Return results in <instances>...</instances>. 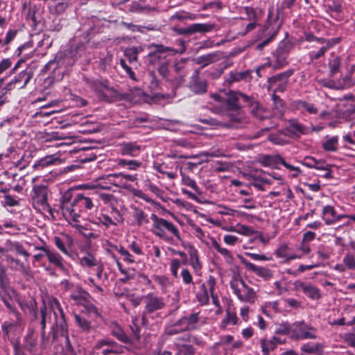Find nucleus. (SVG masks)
<instances>
[{
  "label": "nucleus",
  "instance_id": "obj_34",
  "mask_svg": "<svg viewBox=\"0 0 355 355\" xmlns=\"http://www.w3.org/2000/svg\"><path fill=\"white\" fill-rule=\"evenodd\" d=\"M40 315H41V347L45 348L46 347L47 343V338L46 336V317L47 316V307L46 305H44L40 309Z\"/></svg>",
  "mask_w": 355,
  "mask_h": 355
},
{
  "label": "nucleus",
  "instance_id": "obj_9",
  "mask_svg": "<svg viewBox=\"0 0 355 355\" xmlns=\"http://www.w3.org/2000/svg\"><path fill=\"white\" fill-rule=\"evenodd\" d=\"M317 329L314 327L304 322H297L294 323V327L292 330V338L296 340L316 339Z\"/></svg>",
  "mask_w": 355,
  "mask_h": 355
},
{
  "label": "nucleus",
  "instance_id": "obj_64",
  "mask_svg": "<svg viewBox=\"0 0 355 355\" xmlns=\"http://www.w3.org/2000/svg\"><path fill=\"white\" fill-rule=\"evenodd\" d=\"M343 263L349 270L355 269V257L351 253H347L343 258Z\"/></svg>",
  "mask_w": 355,
  "mask_h": 355
},
{
  "label": "nucleus",
  "instance_id": "obj_33",
  "mask_svg": "<svg viewBox=\"0 0 355 355\" xmlns=\"http://www.w3.org/2000/svg\"><path fill=\"white\" fill-rule=\"evenodd\" d=\"M155 282L160 287V289L163 293L170 292L173 287V283L170 279L164 275L159 276L155 275L153 277Z\"/></svg>",
  "mask_w": 355,
  "mask_h": 355
},
{
  "label": "nucleus",
  "instance_id": "obj_12",
  "mask_svg": "<svg viewBox=\"0 0 355 355\" xmlns=\"http://www.w3.org/2000/svg\"><path fill=\"white\" fill-rule=\"evenodd\" d=\"M191 335L185 334L182 337L176 338L173 344L170 347L175 355H191L194 353V347L188 344Z\"/></svg>",
  "mask_w": 355,
  "mask_h": 355
},
{
  "label": "nucleus",
  "instance_id": "obj_57",
  "mask_svg": "<svg viewBox=\"0 0 355 355\" xmlns=\"http://www.w3.org/2000/svg\"><path fill=\"white\" fill-rule=\"evenodd\" d=\"M112 335L124 343H130V338L128 335L119 327H116L112 330Z\"/></svg>",
  "mask_w": 355,
  "mask_h": 355
},
{
  "label": "nucleus",
  "instance_id": "obj_37",
  "mask_svg": "<svg viewBox=\"0 0 355 355\" xmlns=\"http://www.w3.org/2000/svg\"><path fill=\"white\" fill-rule=\"evenodd\" d=\"M89 293L80 287H77L70 295V297L73 301L83 305H85V303L87 301Z\"/></svg>",
  "mask_w": 355,
  "mask_h": 355
},
{
  "label": "nucleus",
  "instance_id": "obj_25",
  "mask_svg": "<svg viewBox=\"0 0 355 355\" xmlns=\"http://www.w3.org/2000/svg\"><path fill=\"white\" fill-rule=\"evenodd\" d=\"M46 254L48 261L51 264H53L59 270L63 272L67 271V268L64 264V259L58 252L56 251L51 250L49 248V250H46Z\"/></svg>",
  "mask_w": 355,
  "mask_h": 355
},
{
  "label": "nucleus",
  "instance_id": "obj_11",
  "mask_svg": "<svg viewBox=\"0 0 355 355\" xmlns=\"http://www.w3.org/2000/svg\"><path fill=\"white\" fill-rule=\"evenodd\" d=\"M40 7L36 4L24 1L22 5V13L31 26L36 27L42 18Z\"/></svg>",
  "mask_w": 355,
  "mask_h": 355
},
{
  "label": "nucleus",
  "instance_id": "obj_32",
  "mask_svg": "<svg viewBox=\"0 0 355 355\" xmlns=\"http://www.w3.org/2000/svg\"><path fill=\"white\" fill-rule=\"evenodd\" d=\"M322 218L326 225H330L334 224L336 218V211L334 207L331 205L324 206L322 211Z\"/></svg>",
  "mask_w": 355,
  "mask_h": 355
},
{
  "label": "nucleus",
  "instance_id": "obj_60",
  "mask_svg": "<svg viewBox=\"0 0 355 355\" xmlns=\"http://www.w3.org/2000/svg\"><path fill=\"white\" fill-rule=\"evenodd\" d=\"M6 261L9 264L10 269L18 270V268L21 269L23 272H25L26 269L23 263H21L19 260L14 259L10 256L6 257Z\"/></svg>",
  "mask_w": 355,
  "mask_h": 355
},
{
  "label": "nucleus",
  "instance_id": "obj_27",
  "mask_svg": "<svg viewBox=\"0 0 355 355\" xmlns=\"http://www.w3.org/2000/svg\"><path fill=\"white\" fill-rule=\"evenodd\" d=\"M80 263L81 266L88 268L97 266V275L99 278L101 277L103 267L99 266V261L93 254L88 253L84 257H81L80 259Z\"/></svg>",
  "mask_w": 355,
  "mask_h": 355
},
{
  "label": "nucleus",
  "instance_id": "obj_63",
  "mask_svg": "<svg viewBox=\"0 0 355 355\" xmlns=\"http://www.w3.org/2000/svg\"><path fill=\"white\" fill-rule=\"evenodd\" d=\"M128 248L131 250L134 254L138 256L144 255V252L140 243L137 241H132L128 246Z\"/></svg>",
  "mask_w": 355,
  "mask_h": 355
},
{
  "label": "nucleus",
  "instance_id": "obj_49",
  "mask_svg": "<svg viewBox=\"0 0 355 355\" xmlns=\"http://www.w3.org/2000/svg\"><path fill=\"white\" fill-rule=\"evenodd\" d=\"M338 137L334 136L328 139L322 144V147L326 151H336L338 149Z\"/></svg>",
  "mask_w": 355,
  "mask_h": 355
},
{
  "label": "nucleus",
  "instance_id": "obj_2",
  "mask_svg": "<svg viewBox=\"0 0 355 355\" xmlns=\"http://www.w3.org/2000/svg\"><path fill=\"white\" fill-rule=\"evenodd\" d=\"M144 309L142 311L141 320L144 326L150 324V319L154 320L159 315L158 312L165 309V299L155 293H149L143 297Z\"/></svg>",
  "mask_w": 355,
  "mask_h": 355
},
{
  "label": "nucleus",
  "instance_id": "obj_61",
  "mask_svg": "<svg viewBox=\"0 0 355 355\" xmlns=\"http://www.w3.org/2000/svg\"><path fill=\"white\" fill-rule=\"evenodd\" d=\"M0 287L7 288L10 287V283L6 275L5 267L0 263Z\"/></svg>",
  "mask_w": 355,
  "mask_h": 355
},
{
  "label": "nucleus",
  "instance_id": "obj_59",
  "mask_svg": "<svg viewBox=\"0 0 355 355\" xmlns=\"http://www.w3.org/2000/svg\"><path fill=\"white\" fill-rule=\"evenodd\" d=\"M290 128L295 132L300 134H306L308 132V129L300 124L297 120L292 119L289 121Z\"/></svg>",
  "mask_w": 355,
  "mask_h": 355
},
{
  "label": "nucleus",
  "instance_id": "obj_36",
  "mask_svg": "<svg viewBox=\"0 0 355 355\" xmlns=\"http://www.w3.org/2000/svg\"><path fill=\"white\" fill-rule=\"evenodd\" d=\"M47 7L52 14H60L64 11L66 4L62 0H47Z\"/></svg>",
  "mask_w": 355,
  "mask_h": 355
},
{
  "label": "nucleus",
  "instance_id": "obj_42",
  "mask_svg": "<svg viewBox=\"0 0 355 355\" xmlns=\"http://www.w3.org/2000/svg\"><path fill=\"white\" fill-rule=\"evenodd\" d=\"M184 323L182 319H179L174 324L168 327L165 330V333L168 336H174L184 331H187V329H185L183 326Z\"/></svg>",
  "mask_w": 355,
  "mask_h": 355
},
{
  "label": "nucleus",
  "instance_id": "obj_38",
  "mask_svg": "<svg viewBox=\"0 0 355 355\" xmlns=\"http://www.w3.org/2000/svg\"><path fill=\"white\" fill-rule=\"evenodd\" d=\"M324 345L319 343H306L300 347L302 352L309 354H318L323 352Z\"/></svg>",
  "mask_w": 355,
  "mask_h": 355
},
{
  "label": "nucleus",
  "instance_id": "obj_6",
  "mask_svg": "<svg viewBox=\"0 0 355 355\" xmlns=\"http://www.w3.org/2000/svg\"><path fill=\"white\" fill-rule=\"evenodd\" d=\"M48 187L43 184H35L31 193L32 205L39 212L51 213V208L48 203Z\"/></svg>",
  "mask_w": 355,
  "mask_h": 355
},
{
  "label": "nucleus",
  "instance_id": "obj_8",
  "mask_svg": "<svg viewBox=\"0 0 355 355\" xmlns=\"http://www.w3.org/2000/svg\"><path fill=\"white\" fill-rule=\"evenodd\" d=\"M293 73L294 69H290L286 71L270 77L268 79V89H272L274 93L284 92L288 85V78Z\"/></svg>",
  "mask_w": 355,
  "mask_h": 355
},
{
  "label": "nucleus",
  "instance_id": "obj_48",
  "mask_svg": "<svg viewBox=\"0 0 355 355\" xmlns=\"http://www.w3.org/2000/svg\"><path fill=\"white\" fill-rule=\"evenodd\" d=\"M268 139L277 145H284L287 143V137L283 132H277L269 135Z\"/></svg>",
  "mask_w": 355,
  "mask_h": 355
},
{
  "label": "nucleus",
  "instance_id": "obj_35",
  "mask_svg": "<svg viewBox=\"0 0 355 355\" xmlns=\"http://www.w3.org/2000/svg\"><path fill=\"white\" fill-rule=\"evenodd\" d=\"M111 248L116 250L122 257L123 261L128 264L136 263L135 257L130 253L129 250L122 245H110Z\"/></svg>",
  "mask_w": 355,
  "mask_h": 355
},
{
  "label": "nucleus",
  "instance_id": "obj_24",
  "mask_svg": "<svg viewBox=\"0 0 355 355\" xmlns=\"http://www.w3.org/2000/svg\"><path fill=\"white\" fill-rule=\"evenodd\" d=\"M301 164L307 168H313L319 171L327 170L329 165L324 159H316L311 156L305 157L303 160L301 161Z\"/></svg>",
  "mask_w": 355,
  "mask_h": 355
},
{
  "label": "nucleus",
  "instance_id": "obj_29",
  "mask_svg": "<svg viewBox=\"0 0 355 355\" xmlns=\"http://www.w3.org/2000/svg\"><path fill=\"white\" fill-rule=\"evenodd\" d=\"M221 58V53L218 51L212 52L208 54L199 56L196 60V63L202 64V67L207 66L211 63L217 62Z\"/></svg>",
  "mask_w": 355,
  "mask_h": 355
},
{
  "label": "nucleus",
  "instance_id": "obj_22",
  "mask_svg": "<svg viewBox=\"0 0 355 355\" xmlns=\"http://www.w3.org/2000/svg\"><path fill=\"white\" fill-rule=\"evenodd\" d=\"M141 150V146L135 142H124L120 144V153L124 156L137 157Z\"/></svg>",
  "mask_w": 355,
  "mask_h": 355
},
{
  "label": "nucleus",
  "instance_id": "obj_10",
  "mask_svg": "<svg viewBox=\"0 0 355 355\" xmlns=\"http://www.w3.org/2000/svg\"><path fill=\"white\" fill-rule=\"evenodd\" d=\"M216 284V279L210 275L206 282L200 283L198 289L196 291V297L201 305H206L209 302V293L212 294Z\"/></svg>",
  "mask_w": 355,
  "mask_h": 355
},
{
  "label": "nucleus",
  "instance_id": "obj_15",
  "mask_svg": "<svg viewBox=\"0 0 355 355\" xmlns=\"http://www.w3.org/2000/svg\"><path fill=\"white\" fill-rule=\"evenodd\" d=\"M294 288L297 291H302L311 300H318L320 297L319 288L311 283L296 280L293 283Z\"/></svg>",
  "mask_w": 355,
  "mask_h": 355
},
{
  "label": "nucleus",
  "instance_id": "obj_58",
  "mask_svg": "<svg viewBox=\"0 0 355 355\" xmlns=\"http://www.w3.org/2000/svg\"><path fill=\"white\" fill-rule=\"evenodd\" d=\"M293 329V328H292L288 323L282 322L277 326L275 334L281 335L291 334V336L292 337Z\"/></svg>",
  "mask_w": 355,
  "mask_h": 355
},
{
  "label": "nucleus",
  "instance_id": "obj_5",
  "mask_svg": "<svg viewBox=\"0 0 355 355\" xmlns=\"http://www.w3.org/2000/svg\"><path fill=\"white\" fill-rule=\"evenodd\" d=\"M230 287L234 295L242 302L254 304L257 300V292L243 279L234 278L230 281Z\"/></svg>",
  "mask_w": 355,
  "mask_h": 355
},
{
  "label": "nucleus",
  "instance_id": "obj_54",
  "mask_svg": "<svg viewBox=\"0 0 355 355\" xmlns=\"http://www.w3.org/2000/svg\"><path fill=\"white\" fill-rule=\"evenodd\" d=\"M288 250V245L283 243L275 250L274 254L277 258L284 259V262L286 263L289 254Z\"/></svg>",
  "mask_w": 355,
  "mask_h": 355
},
{
  "label": "nucleus",
  "instance_id": "obj_45",
  "mask_svg": "<svg viewBox=\"0 0 355 355\" xmlns=\"http://www.w3.org/2000/svg\"><path fill=\"white\" fill-rule=\"evenodd\" d=\"M96 224L102 225L105 228H109L111 226H114L112 220V218H110L108 211L107 212H105V211H102L96 217Z\"/></svg>",
  "mask_w": 355,
  "mask_h": 355
},
{
  "label": "nucleus",
  "instance_id": "obj_16",
  "mask_svg": "<svg viewBox=\"0 0 355 355\" xmlns=\"http://www.w3.org/2000/svg\"><path fill=\"white\" fill-rule=\"evenodd\" d=\"M188 87L196 94H203L207 91V81L199 78L198 70H196L190 77Z\"/></svg>",
  "mask_w": 355,
  "mask_h": 355
},
{
  "label": "nucleus",
  "instance_id": "obj_31",
  "mask_svg": "<svg viewBox=\"0 0 355 355\" xmlns=\"http://www.w3.org/2000/svg\"><path fill=\"white\" fill-rule=\"evenodd\" d=\"M24 341L25 349L31 353L35 352L36 350L37 340L33 329H28L27 334L24 338Z\"/></svg>",
  "mask_w": 355,
  "mask_h": 355
},
{
  "label": "nucleus",
  "instance_id": "obj_53",
  "mask_svg": "<svg viewBox=\"0 0 355 355\" xmlns=\"http://www.w3.org/2000/svg\"><path fill=\"white\" fill-rule=\"evenodd\" d=\"M8 250H15L17 254L23 255L24 257L28 258L30 256V254L24 248L23 245L19 242H10L9 243Z\"/></svg>",
  "mask_w": 355,
  "mask_h": 355
},
{
  "label": "nucleus",
  "instance_id": "obj_18",
  "mask_svg": "<svg viewBox=\"0 0 355 355\" xmlns=\"http://www.w3.org/2000/svg\"><path fill=\"white\" fill-rule=\"evenodd\" d=\"M96 91L101 99L107 102L125 99L124 94H121L114 88L105 85H101Z\"/></svg>",
  "mask_w": 355,
  "mask_h": 355
},
{
  "label": "nucleus",
  "instance_id": "obj_44",
  "mask_svg": "<svg viewBox=\"0 0 355 355\" xmlns=\"http://www.w3.org/2000/svg\"><path fill=\"white\" fill-rule=\"evenodd\" d=\"M295 107L302 112L306 111L309 114H314L318 112V108L313 103H307L305 101H297L295 102Z\"/></svg>",
  "mask_w": 355,
  "mask_h": 355
},
{
  "label": "nucleus",
  "instance_id": "obj_17",
  "mask_svg": "<svg viewBox=\"0 0 355 355\" xmlns=\"http://www.w3.org/2000/svg\"><path fill=\"white\" fill-rule=\"evenodd\" d=\"M183 321V326L188 331L197 329L205 323V318L200 315V311L191 313L181 318Z\"/></svg>",
  "mask_w": 355,
  "mask_h": 355
},
{
  "label": "nucleus",
  "instance_id": "obj_26",
  "mask_svg": "<svg viewBox=\"0 0 355 355\" xmlns=\"http://www.w3.org/2000/svg\"><path fill=\"white\" fill-rule=\"evenodd\" d=\"M213 26L207 24H193L186 28L180 30V34H193L196 33H207L212 29Z\"/></svg>",
  "mask_w": 355,
  "mask_h": 355
},
{
  "label": "nucleus",
  "instance_id": "obj_3",
  "mask_svg": "<svg viewBox=\"0 0 355 355\" xmlns=\"http://www.w3.org/2000/svg\"><path fill=\"white\" fill-rule=\"evenodd\" d=\"M51 310H47L48 315L46 317V322L48 320H50L53 313L55 317V324L51 331L53 341H55L59 336L66 337L68 339V326L60 303L56 298H53L51 301Z\"/></svg>",
  "mask_w": 355,
  "mask_h": 355
},
{
  "label": "nucleus",
  "instance_id": "obj_43",
  "mask_svg": "<svg viewBox=\"0 0 355 355\" xmlns=\"http://www.w3.org/2000/svg\"><path fill=\"white\" fill-rule=\"evenodd\" d=\"M238 318L235 312H231L230 310H226L225 317L222 320L220 328L223 330L226 329L228 324H236Z\"/></svg>",
  "mask_w": 355,
  "mask_h": 355
},
{
  "label": "nucleus",
  "instance_id": "obj_20",
  "mask_svg": "<svg viewBox=\"0 0 355 355\" xmlns=\"http://www.w3.org/2000/svg\"><path fill=\"white\" fill-rule=\"evenodd\" d=\"M53 240L55 246L60 252L72 258V254L69 250V248L73 244V239L71 236L66 235L64 239L55 236Z\"/></svg>",
  "mask_w": 355,
  "mask_h": 355
},
{
  "label": "nucleus",
  "instance_id": "obj_7",
  "mask_svg": "<svg viewBox=\"0 0 355 355\" xmlns=\"http://www.w3.org/2000/svg\"><path fill=\"white\" fill-rule=\"evenodd\" d=\"M291 50V45L282 41L272 53L273 61L268 63L273 69H282L288 64L287 60Z\"/></svg>",
  "mask_w": 355,
  "mask_h": 355
},
{
  "label": "nucleus",
  "instance_id": "obj_47",
  "mask_svg": "<svg viewBox=\"0 0 355 355\" xmlns=\"http://www.w3.org/2000/svg\"><path fill=\"white\" fill-rule=\"evenodd\" d=\"M143 51L141 46H133L128 48L124 51V55L130 62L137 60L138 54Z\"/></svg>",
  "mask_w": 355,
  "mask_h": 355
},
{
  "label": "nucleus",
  "instance_id": "obj_4",
  "mask_svg": "<svg viewBox=\"0 0 355 355\" xmlns=\"http://www.w3.org/2000/svg\"><path fill=\"white\" fill-rule=\"evenodd\" d=\"M153 220V233L166 241H172L173 239L168 234L175 236L177 239L180 240V234L178 228L171 222L158 217L156 214H153L150 216Z\"/></svg>",
  "mask_w": 355,
  "mask_h": 355
},
{
  "label": "nucleus",
  "instance_id": "obj_28",
  "mask_svg": "<svg viewBox=\"0 0 355 355\" xmlns=\"http://www.w3.org/2000/svg\"><path fill=\"white\" fill-rule=\"evenodd\" d=\"M60 162V158L56 154L46 155L38 161L33 165V167L44 168L45 167L55 165Z\"/></svg>",
  "mask_w": 355,
  "mask_h": 355
},
{
  "label": "nucleus",
  "instance_id": "obj_46",
  "mask_svg": "<svg viewBox=\"0 0 355 355\" xmlns=\"http://www.w3.org/2000/svg\"><path fill=\"white\" fill-rule=\"evenodd\" d=\"M110 218L114 225V226H117L119 224H122L124 222V218L121 212L114 206L110 207V210L108 211Z\"/></svg>",
  "mask_w": 355,
  "mask_h": 355
},
{
  "label": "nucleus",
  "instance_id": "obj_51",
  "mask_svg": "<svg viewBox=\"0 0 355 355\" xmlns=\"http://www.w3.org/2000/svg\"><path fill=\"white\" fill-rule=\"evenodd\" d=\"M329 68L331 76L336 73L340 67V59L338 56L331 55V58H330L329 62Z\"/></svg>",
  "mask_w": 355,
  "mask_h": 355
},
{
  "label": "nucleus",
  "instance_id": "obj_19",
  "mask_svg": "<svg viewBox=\"0 0 355 355\" xmlns=\"http://www.w3.org/2000/svg\"><path fill=\"white\" fill-rule=\"evenodd\" d=\"M1 295L4 304L12 312H15L14 307L15 302H17L19 306L23 309V305L19 302L16 291L10 286L7 288H3Z\"/></svg>",
  "mask_w": 355,
  "mask_h": 355
},
{
  "label": "nucleus",
  "instance_id": "obj_1",
  "mask_svg": "<svg viewBox=\"0 0 355 355\" xmlns=\"http://www.w3.org/2000/svg\"><path fill=\"white\" fill-rule=\"evenodd\" d=\"M71 192L67 191L63 196L61 209L65 219L76 228L83 229L79 224L81 214L92 210L94 207L93 198L84 193H77L71 200Z\"/></svg>",
  "mask_w": 355,
  "mask_h": 355
},
{
  "label": "nucleus",
  "instance_id": "obj_41",
  "mask_svg": "<svg viewBox=\"0 0 355 355\" xmlns=\"http://www.w3.org/2000/svg\"><path fill=\"white\" fill-rule=\"evenodd\" d=\"M118 166L126 168L130 171H136L142 165V162L136 159H119L117 162Z\"/></svg>",
  "mask_w": 355,
  "mask_h": 355
},
{
  "label": "nucleus",
  "instance_id": "obj_39",
  "mask_svg": "<svg viewBox=\"0 0 355 355\" xmlns=\"http://www.w3.org/2000/svg\"><path fill=\"white\" fill-rule=\"evenodd\" d=\"M251 71L249 70L243 71H232L228 73L227 81L229 83L239 82L246 80L250 75Z\"/></svg>",
  "mask_w": 355,
  "mask_h": 355
},
{
  "label": "nucleus",
  "instance_id": "obj_13",
  "mask_svg": "<svg viewBox=\"0 0 355 355\" xmlns=\"http://www.w3.org/2000/svg\"><path fill=\"white\" fill-rule=\"evenodd\" d=\"M240 259L248 271L254 273L264 281H269L273 278L274 272L268 267L257 266L242 257Z\"/></svg>",
  "mask_w": 355,
  "mask_h": 355
},
{
  "label": "nucleus",
  "instance_id": "obj_23",
  "mask_svg": "<svg viewBox=\"0 0 355 355\" xmlns=\"http://www.w3.org/2000/svg\"><path fill=\"white\" fill-rule=\"evenodd\" d=\"M236 96L239 100L242 99L243 101L248 103V105L252 107L251 113L252 115H254L255 117L259 118L260 119H263V117L261 114V110L259 107L258 103L252 99V97L248 96L245 95L243 93L238 92L236 93Z\"/></svg>",
  "mask_w": 355,
  "mask_h": 355
},
{
  "label": "nucleus",
  "instance_id": "obj_52",
  "mask_svg": "<svg viewBox=\"0 0 355 355\" xmlns=\"http://www.w3.org/2000/svg\"><path fill=\"white\" fill-rule=\"evenodd\" d=\"M211 246L215 250H216L222 256H223L227 259H232V255L230 250L227 248H223L216 241L215 239H211Z\"/></svg>",
  "mask_w": 355,
  "mask_h": 355
},
{
  "label": "nucleus",
  "instance_id": "obj_56",
  "mask_svg": "<svg viewBox=\"0 0 355 355\" xmlns=\"http://www.w3.org/2000/svg\"><path fill=\"white\" fill-rule=\"evenodd\" d=\"M182 175V184L189 187L191 189H193L197 193L201 194V191L198 187L196 181L189 177L188 175H186L184 174H181Z\"/></svg>",
  "mask_w": 355,
  "mask_h": 355
},
{
  "label": "nucleus",
  "instance_id": "obj_21",
  "mask_svg": "<svg viewBox=\"0 0 355 355\" xmlns=\"http://www.w3.org/2000/svg\"><path fill=\"white\" fill-rule=\"evenodd\" d=\"M259 343L263 354L269 355L270 352L273 351L277 347L278 344L282 343V341L279 338L274 336L270 339L267 338H263L260 340Z\"/></svg>",
  "mask_w": 355,
  "mask_h": 355
},
{
  "label": "nucleus",
  "instance_id": "obj_62",
  "mask_svg": "<svg viewBox=\"0 0 355 355\" xmlns=\"http://www.w3.org/2000/svg\"><path fill=\"white\" fill-rule=\"evenodd\" d=\"M75 321L80 328L83 331H89L91 329L90 322L79 315H75Z\"/></svg>",
  "mask_w": 355,
  "mask_h": 355
},
{
  "label": "nucleus",
  "instance_id": "obj_40",
  "mask_svg": "<svg viewBox=\"0 0 355 355\" xmlns=\"http://www.w3.org/2000/svg\"><path fill=\"white\" fill-rule=\"evenodd\" d=\"M132 216L138 226H142L148 223V215L141 209L136 207H132Z\"/></svg>",
  "mask_w": 355,
  "mask_h": 355
},
{
  "label": "nucleus",
  "instance_id": "obj_30",
  "mask_svg": "<svg viewBox=\"0 0 355 355\" xmlns=\"http://www.w3.org/2000/svg\"><path fill=\"white\" fill-rule=\"evenodd\" d=\"M224 106L227 112H235L240 114L241 108L239 103V99L236 93L231 94L228 99L224 102Z\"/></svg>",
  "mask_w": 355,
  "mask_h": 355
},
{
  "label": "nucleus",
  "instance_id": "obj_55",
  "mask_svg": "<svg viewBox=\"0 0 355 355\" xmlns=\"http://www.w3.org/2000/svg\"><path fill=\"white\" fill-rule=\"evenodd\" d=\"M148 48L153 49V50H154L153 52L149 53V54L148 55V56H149V57L153 56L155 54V53H164V52H166V51H172L174 53H176L178 52L177 50H175L170 47H166L162 44H153L150 46H149Z\"/></svg>",
  "mask_w": 355,
  "mask_h": 355
},
{
  "label": "nucleus",
  "instance_id": "obj_14",
  "mask_svg": "<svg viewBox=\"0 0 355 355\" xmlns=\"http://www.w3.org/2000/svg\"><path fill=\"white\" fill-rule=\"evenodd\" d=\"M33 77V72L31 70L25 69L16 75L6 86L5 89L11 91L18 87L19 89L24 88L30 82Z\"/></svg>",
  "mask_w": 355,
  "mask_h": 355
},
{
  "label": "nucleus",
  "instance_id": "obj_50",
  "mask_svg": "<svg viewBox=\"0 0 355 355\" xmlns=\"http://www.w3.org/2000/svg\"><path fill=\"white\" fill-rule=\"evenodd\" d=\"M274 160L276 163L282 164L284 167H286L287 169L294 171L293 176L297 177L300 173L301 170L299 167L294 166L293 165H291L285 162V160L280 155H277L274 157Z\"/></svg>",
  "mask_w": 355,
  "mask_h": 355
}]
</instances>
